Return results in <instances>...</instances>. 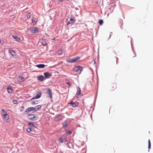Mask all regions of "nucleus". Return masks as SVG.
Segmentation results:
<instances>
[{
  "label": "nucleus",
  "mask_w": 153,
  "mask_h": 153,
  "mask_svg": "<svg viewBox=\"0 0 153 153\" xmlns=\"http://www.w3.org/2000/svg\"><path fill=\"white\" fill-rule=\"evenodd\" d=\"M80 58L78 57H76L74 58H73L71 60H69L68 61V62H70V63H73L76 62Z\"/></svg>",
  "instance_id": "423d86ee"
},
{
  "label": "nucleus",
  "mask_w": 153,
  "mask_h": 153,
  "mask_svg": "<svg viewBox=\"0 0 153 153\" xmlns=\"http://www.w3.org/2000/svg\"><path fill=\"white\" fill-rule=\"evenodd\" d=\"M7 90L8 93H12L13 90L11 86H9L7 88Z\"/></svg>",
  "instance_id": "9b49d317"
},
{
  "label": "nucleus",
  "mask_w": 153,
  "mask_h": 153,
  "mask_svg": "<svg viewBox=\"0 0 153 153\" xmlns=\"http://www.w3.org/2000/svg\"><path fill=\"white\" fill-rule=\"evenodd\" d=\"M68 104H70L73 107H76L78 105V103L77 102H73L72 101L68 103Z\"/></svg>",
  "instance_id": "6e6552de"
},
{
  "label": "nucleus",
  "mask_w": 153,
  "mask_h": 153,
  "mask_svg": "<svg viewBox=\"0 0 153 153\" xmlns=\"http://www.w3.org/2000/svg\"><path fill=\"white\" fill-rule=\"evenodd\" d=\"M31 104L32 105H35L36 104H37V103H36V102H35L34 101H33L32 102H31Z\"/></svg>",
  "instance_id": "473e14b6"
},
{
  "label": "nucleus",
  "mask_w": 153,
  "mask_h": 153,
  "mask_svg": "<svg viewBox=\"0 0 153 153\" xmlns=\"http://www.w3.org/2000/svg\"><path fill=\"white\" fill-rule=\"evenodd\" d=\"M76 94L77 96H79L81 95V89L79 87L77 88V92Z\"/></svg>",
  "instance_id": "6ab92c4d"
},
{
  "label": "nucleus",
  "mask_w": 153,
  "mask_h": 153,
  "mask_svg": "<svg viewBox=\"0 0 153 153\" xmlns=\"http://www.w3.org/2000/svg\"><path fill=\"white\" fill-rule=\"evenodd\" d=\"M31 14L30 13H29L27 15V18L28 19H30L31 17Z\"/></svg>",
  "instance_id": "2f4dec72"
},
{
  "label": "nucleus",
  "mask_w": 153,
  "mask_h": 153,
  "mask_svg": "<svg viewBox=\"0 0 153 153\" xmlns=\"http://www.w3.org/2000/svg\"><path fill=\"white\" fill-rule=\"evenodd\" d=\"M44 74L45 76V77L46 79L49 78L51 76V74L48 72L44 73Z\"/></svg>",
  "instance_id": "f8f14e48"
},
{
  "label": "nucleus",
  "mask_w": 153,
  "mask_h": 153,
  "mask_svg": "<svg viewBox=\"0 0 153 153\" xmlns=\"http://www.w3.org/2000/svg\"><path fill=\"white\" fill-rule=\"evenodd\" d=\"M75 18L72 17L70 18V20L68 22V25L69 24H72L75 22Z\"/></svg>",
  "instance_id": "39448f33"
},
{
  "label": "nucleus",
  "mask_w": 153,
  "mask_h": 153,
  "mask_svg": "<svg viewBox=\"0 0 153 153\" xmlns=\"http://www.w3.org/2000/svg\"><path fill=\"white\" fill-rule=\"evenodd\" d=\"M63 126L64 127H66L67 126V123L65 122L63 123Z\"/></svg>",
  "instance_id": "c85d7f7f"
},
{
  "label": "nucleus",
  "mask_w": 153,
  "mask_h": 153,
  "mask_svg": "<svg viewBox=\"0 0 153 153\" xmlns=\"http://www.w3.org/2000/svg\"><path fill=\"white\" fill-rule=\"evenodd\" d=\"M62 138V140H64V141H66V136H62V137H61Z\"/></svg>",
  "instance_id": "c756f323"
},
{
  "label": "nucleus",
  "mask_w": 153,
  "mask_h": 153,
  "mask_svg": "<svg viewBox=\"0 0 153 153\" xmlns=\"http://www.w3.org/2000/svg\"><path fill=\"white\" fill-rule=\"evenodd\" d=\"M99 22L100 25H102L103 23V21L102 20H100L99 21Z\"/></svg>",
  "instance_id": "cd10ccee"
},
{
  "label": "nucleus",
  "mask_w": 153,
  "mask_h": 153,
  "mask_svg": "<svg viewBox=\"0 0 153 153\" xmlns=\"http://www.w3.org/2000/svg\"><path fill=\"white\" fill-rule=\"evenodd\" d=\"M1 114L3 116H4V114H7V112L4 109H2L1 110Z\"/></svg>",
  "instance_id": "4be33fe9"
},
{
  "label": "nucleus",
  "mask_w": 153,
  "mask_h": 153,
  "mask_svg": "<svg viewBox=\"0 0 153 153\" xmlns=\"http://www.w3.org/2000/svg\"><path fill=\"white\" fill-rule=\"evenodd\" d=\"M83 70V68L79 66H75L73 68L74 71L76 72L79 74H80Z\"/></svg>",
  "instance_id": "f257e3e1"
},
{
  "label": "nucleus",
  "mask_w": 153,
  "mask_h": 153,
  "mask_svg": "<svg viewBox=\"0 0 153 153\" xmlns=\"http://www.w3.org/2000/svg\"><path fill=\"white\" fill-rule=\"evenodd\" d=\"M111 35H110V37H109V38H110V37H111Z\"/></svg>",
  "instance_id": "ea45409f"
},
{
  "label": "nucleus",
  "mask_w": 153,
  "mask_h": 153,
  "mask_svg": "<svg viewBox=\"0 0 153 153\" xmlns=\"http://www.w3.org/2000/svg\"><path fill=\"white\" fill-rule=\"evenodd\" d=\"M27 117L28 119L29 120H36L37 119L36 117L34 116V114H29Z\"/></svg>",
  "instance_id": "7ed1b4c3"
},
{
  "label": "nucleus",
  "mask_w": 153,
  "mask_h": 153,
  "mask_svg": "<svg viewBox=\"0 0 153 153\" xmlns=\"http://www.w3.org/2000/svg\"><path fill=\"white\" fill-rule=\"evenodd\" d=\"M17 80L19 82H22L24 81L25 79L23 77L19 76L17 78Z\"/></svg>",
  "instance_id": "4468645a"
},
{
  "label": "nucleus",
  "mask_w": 153,
  "mask_h": 153,
  "mask_svg": "<svg viewBox=\"0 0 153 153\" xmlns=\"http://www.w3.org/2000/svg\"><path fill=\"white\" fill-rule=\"evenodd\" d=\"M41 93L38 94L36 96L32 97L31 100H34L39 98L41 97Z\"/></svg>",
  "instance_id": "a211bd4d"
},
{
  "label": "nucleus",
  "mask_w": 153,
  "mask_h": 153,
  "mask_svg": "<svg viewBox=\"0 0 153 153\" xmlns=\"http://www.w3.org/2000/svg\"><path fill=\"white\" fill-rule=\"evenodd\" d=\"M30 32L33 33H38L39 32V29L36 27H33L31 28L30 30Z\"/></svg>",
  "instance_id": "20e7f679"
},
{
  "label": "nucleus",
  "mask_w": 153,
  "mask_h": 153,
  "mask_svg": "<svg viewBox=\"0 0 153 153\" xmlns=\"http://www.w3.org/2000/svg\"><path fill=\"white\" fill-rule=\"evenodd\" d=\"M117 88V86L115 84H113L111 86V89L112 91L115 90Z\"/></svg>",
  "instance_id": "412c9836"
},
{
  "label": "nucleus",
  "mask_w": 153,
  "mask_h": 153,
  "mask_svg": "<svg viewBox=\"0 0 153 153\" xmlns=\"http://www.w3.org/2000/svg\"><path fill=\"white\" fill-rule=\"evenodd\" d=\"M27 125L32 127H34V125L33 123H28Z\"/></svg>",
  "instance_id": "5701e85b"
},
{
  "label": "nucleus",
  "mask_w": 153,
  "mask_h": 153,
  "mask_svg": "<svg viewBox=\"0 0 153 153\" xmlns=\"http://www.w3.org/2000/svg\"><path fill=\"white\" fill-rule=\"evenodd\" d=\"M17 101L16 100H14L13 103L14 104H16L17 103Z\"/></svg>",
  "instance_id": "4c0bfd02"
},
{
  "label": "nucleus",
  "mask_w": 153,
  "mask_h": 153,
  "mask_svg": "<svg viewBox=\"0 0 153 153\" xmlns=\"http://www.w3.org/2000/svg\"><path fill=\"white\" fill-rule=\"evenodd\" d=\"M36 66L39 68H43L45 66V65L44 64H40L36 65Z\"/></svg>",
  "instance_id": "aec40b11"
},
{
  "label": "nucleus",
  "mask_w": 153,
  "mask_h": 153,
  "mask_svg": "<svg viewBox=\"0 0 153 153\" xmlns=\"http://www.w3.org/2000/svg\"><path fill=\"white\" fill-rule=\"evenodd\" d=\"M9 52L11 55L14 58H17L18 56L15 52L11 48H9Z\"/></svg>",
  "instance_id": "f03ea898"
},
{
  "label": "nucleus",
  "mask_w": 153,
  "mask_h": 153,
  "mask_svg": "<svg viewBox=\"0 0 153 153\" xmlns=\"http://www.w3.org/2000/svg\"><path fill=\"white\" fill-rule=\"evenodd\" d=\"M32 23L33 24V25H36V22L34 19H33L32 20Z\"/></svg>",
  "instance_id": "b1692460"
},
{
  "label": "nucleus",
  "mask_w": 153,
  "mask_h": 153,
  "mask_svg": "<svg viewBox=\"0 0 153 153\" xmlns=\"http://www.w3.org/2000/svg\"><path fill=\"white\" fill-rule=\"evenodd\" d=\"M45 77H44L42 76V75H40L39 76L37 77V79L38 80L42 81H43Z\"/></svg>",
  "instance_id": "dca6fc26"
},
{
  "label": "nucleus",
  "mask_w": 153,
  "mask_h": 153,
  "mask_svg": "<svg viewBox=\"0 0 153 153\" xmlns=\"http://www.w3.org/2000/svg\"><path fill=\"white\" fill-rule=\"evenodd\" d=\"M42 105H38L35 107H34V111L36 112L40 110L42 108Z\"/></svg>",
  "instance_id": "9d476101"
},
{
  "label": "nucleus",
  "mask_w": 153,
  "mask_h": 153,
  "mask_svg": "<svg viewBox=\"0 0 153 153\" xmlns=\"http://www.w3.org/2000/svg\"><path fill=\"white\" fill-rule=\"evenodd\" d=\"M64 0H59L58 2L60 3V1L61 2H63Z\"/></svg>",
  "instance_id": "c9c22d12"
},
{
  "label": "nucleus",
  "mask_w": 153,
  "mask_h": 153,
  "mask_svg": "<svg viewBox=\"0 0 153 153\" xmlns=\"http://www.w3.org/2000/svg\"><path fill=\"white\" fill-rule=\"evenodd\" d=\"M3 116V119L6 121L7 122L9 123L10 122L9 116L7 114H4Z\"/></svg>",
  "instance_id": "0eeeda50"
},
{
  "label": "nucleus",
  "mask_w": 153,
  "mask_h": 153,
  "mask_svg": "<svg viewBox=\"0 0 153 153\" xmlns=\"http://www.w3.org/2000/svg\"><path fill=\"white\" fill-rule=\"evenodd\" d=\"M116 61H117V62H116V63H117V59L116 58Z\"/></svg>",
  "instance_id": "58836bf2"
},
{
  "label": "nucleus",
  "mask_w": 153,
  "mask_h": 153,
  "mask_svg": "<svg viewBox=\"0 0 153 153\" xmlns=\"http://www.w3.org/2000/svg\"><path fill=\"white\" fill-rule=\"evenodd\" d=\"M34 111V107H31L29 108L26 109L25 111L26 112L29 113L31 111Z\"/></svg>",
  "instance_id": "ddd939ff"
},
{
  "label": "nucleus",
  "mask_w": 153,
  "mask_h": 153,
  "mask_svg": "<svg viewBox=\"0 0 153 153\" xmlns=\"http://www.w3.org/2000/svg\"><path fill=\"white\" fill-rule=\"evenodd\" d=\"M59 142H60L61 143H62L64 141V140H62V137H61L59 139Z\"/></svg>",
  "instance_id": "7c9ffc66"
},
{
  "label": "nucleus",
  "mask_w": 153,
  "mask_h": 153,
  "mask_svg": "<svg viewBox=\"0 0 153 153\" xmlns=\"http://www.w3.org/2000/svg\"><path fill=\"white\" fill-rule=\"evenodd\" d=\"M26 130L27 131L28 133L32 131V129L30 128H27Z\"/></svg>",
  "instance_id": "a878e982"
},
{
  "label": "nucleus",
  "mask_w": 153,
  "mask_h": 153,
  "mask_svg": "<svg viewBox=\"0 0 153 153\" xmlns=\"http://www.w3.org/2000/svg\"><path fill=\"white\" fill-rule=\"evenodd\" d=\"M39 42L41 43L42 45L43 46H45L47 45V43L45 40L44 39H40Z\"/></svg>",
  "instance_id": "1a4fd4ad"
},
{
  "label": "nucleus",
  "mask_w": 153,
  "mask_h": 153,
  "mask_svg": "<svg viewBox=\"0 0 153 153\" xmlns=\"http://www.w3.org/2000/svg\"><path fill=\"white\" fill-rule=\"evenodd\" d=\"M68 85L69 86V87H70L71 84H70V82H68Z\"/></svg>",
  "instance_id": "e433bc0d"
},
{
  "label": "nucleus",
  "mask_w": 153,
  "mask_h": 153,
  "mask_svg": "<svg viewBox=\"0 0 153 153\" xmlns=\"http://www.w3.org/2000/svg\"><path fill=\"white\" fill-rule=\"evenodd\" d=\"M4 43V42L3 40L0 39V43L1 45H3Z\"/></svg>",
  "instance_id": "72a5a7b5"
},
{
  "label": "nucleus",
  "mask_w": 153,
  "mask_h": 153,
  "mask_svg": "<svg viewBox=\"0 0 153 153\" xmlns=\"http://www.w3.org/2000/svg\"><path fill=\"white\" fill-rule=\"evenodd\" d=\"M47 93L48 94L51 99L52 98V93L51 90L48 88V89Z\"/></svg>",
  "instance_id": "f3484780"
},
{
  "label": "nucleus",
  "mask_w": 153,
  "mask_h": 153,
  "mask_svg": "<svg viewBox=\"0 0 153 153\" xmlns=\"http://www.w3.org/2000/svg\"><path fill=\"white\" fill-rule=\"evenodd\" d=\"M12 37L15 39L16 41L21 42H22V40L20 39V38L17 36H13Z\"/></svg>",
  "instance_id": "2eb2a0df"
},
{
  "label": "nucleus",
  "mask_w": 153,
  "mask_h": 153,
  "mask_svg": "<svg viewBox=\"0 0 153 153\" xmlns=\"http://www.w3.org/2000/svg\"><path fill=\"white\" fill-rule=\"evenodd\" d=\"M71 133V131H68V134H70Z\"/></svg>",
  "instance_id": "f704fd0d"
},
{
  "label": "nucleus",
  "mask_w": 153,
  "mask_h": 153,
  "mask_svg": "<svg viewBox=\"0 0 153 153\" xmlns=\"http://www.w3.org/2000/svg\"><path fill=\"white\" fill-rule=\"evenodd\" d=\"M148 149H151V142L150 140L149 139L148 140Z\"/></svg>",
  "instance_id": "393cba45"
},
{
  "label": "nucleus",
  "mask_w": 153,
  "mask_h": 153,
  "mask_svg": "<svg viewBox=\"0 0 153 153\" xmlns=\"http://www.w3.org/2000/svg\"><path fill=\"white\" fill-rule=\"evenodd\" d=\"M53 39V40H54L55 39Z\"/></svg>",
  "instance_id": "a19ab883"
},
{
  "label": "nucleus",
  "mask_w": 153,
  "mask_h": 153,
  "mask_svg": "<svg viewBox=\"0 0 153 153\" xmlns=\"http://www.w3.org/2000/svg\"><path fill=\"white\" fill-rule=\"evenodd\" d=\"M57 53L59 55H60L62 53V51L61 50H59L57 51Z\"/></svg>",
  "instance_id": "bb28decb"
}]
</instances>
